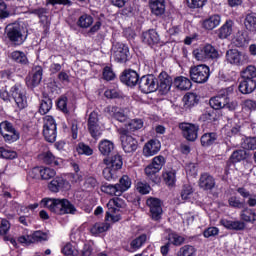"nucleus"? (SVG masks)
Listing matches in <instances>:
<instances>
[{
	"label": "nucleus",
	"mask_w": 256,
	"mask_h": 256,
	"mask_svg": "<svg viewBox=\"0 0 256 256\" xmlns=\"http://www.w3.org/2000/svg\"><path fill=\"white\" fill-rule=\"evenodd\" d=\"M40 207H45L56 215H75L77 212V208L67 199L44 198L40 202Z\"/></svg>",
	"instance_id": "nucleus-1"
},
{
	"label": "nucleus",
	"mask_w": 256,
	"mask_h": 256,
	"mask_svg": "<svg viewBox=\"0 0 256 256\" xmlns=\"http://www.w3.org/2000/svg\"><path fill=\"white\" fill-rule=\"evenodd\" d=\"M0 97L3 101H11L12 97L18 109H25L27 107V92L20 84L12 86L10 94L5 88H2L0 90Z\"/></svg>",
	"instance_id": "nucleus-2"
},
{
	"label": "nucleus",
	"mask_w": 256,
	"mask_h": 256,
	"mask_svg": "<svg viewBox=\"0 0 256 256\" xmlns=\"http://www.w3.org/2000/svg\"><path fill=\"white\" fill-rule=\"evenodd\" d=\"M106 206L108 209L106 212V221H110L111 223L121 221V214L119 211L125 209V201L121 198H113L109 200Z\"/></svg>",
	"instance_id": "nucleus-3"
},
{
	"label": "nucleus",
	"mask_w": 256,
	"mask_h": 256,
	"mask_svg": "<svg viewBox=\"0 0 256 256\" xmlns=\"http://www.w3.org/2000/svg\"><path fill=\"white\" fill-rule=\"evenodd\" d=\"M189 73L190 79L194 81V83H207V81H209L210 69L209 66L205 64L191 67Z\"/></svg>",
	"instance_id": "nucleus-4"
},
{
	"label": "nucleus",
	"mask_w": 256,
	"mask_h": 256,
	"mask_svg": "<svg viewBox=\"0 0 256 256\" xmlns=\"http://www.w3.org/2000/svg\"><path fill=\"white\" fill-rule=\"evenodd\" d=\"M193 55L197 61H208V59H219V50L213 45L206 44L203 48L193 51Z\"/></svg>",
	"instance_id": "nucleus-5"
},
{
	"label": "nucleus",
	"mask_w": 256,
	"mask_h": 256,
	"mask_svg": "<svg viewBox=\"0 0 256 256\" xmlns=\"http://www.w3.org/2000/svg\"><path fill=\"white\" fill-rule=\"evenodd\" d=\"M225 57L227 63H229L230 65H235L236 67H241L249 61V55L237 49H229L228 51H226Z\"/></svg>",
	"instance_id": "nucleus-6"
},
{
	"label": "nucleus",
	"mask_w": 256,
	"mask_h": 256,
	"mask_svg": "<svg viewBox=\"0 0 256 256\" xmlns=\"http://www.w3.org/2000/svg\"><path fill=\"white\" fill-rule=\"evenodd\" d=\"M43 135L48 143H55V139H57V124L52 116L44 117Z\"/></svg>",
	"instance_id": "nucleus-7"
},
{
	"label": "nucleus",
	"mask_w": 256,
	"mask_h": 256,
	"mask_svg": "<svg viewBox=\"0 0 256 256\" xmlns=\"http://www.w3.org/2000/svg\"><path fill=\"white\" fill-rule=\"evenodd\" d=\"M157 87V78L152 74L142 76L139 80V89L142 93H155Z\"/></svg>",
	"instance_id": "nucleus-8"
},
{
	"label": "nucleus",
	"mask_w": 256,
	"mask_h": 256,
	"mask_svg": "<svg viewBox=\"0 0 256 256\" xmlns=\"http://www.w3.org/2000/svg\"><path fill=\"white\" fill-rule=\"evenodd\" d=\"M7 37L14 45H23L25 38L21 32V26L19 24H9L6 27Z\"/></svg>",
	"instance_id": "nucleus-9"
},
{
	"label": "nucleus",
	"mask_w": 256,
	"mask_h": 256,
	"mask_svg": "<svg viewBox=\"0 0 256 256\" xmlns=\"http://www.w3.org/2000/svg\"><path fill=\"white\" fill-rule=\"evenodd\" d=\"M121 143L122 149L125 153H135L139 147V142L133 136L127 134L125 130L121 131Z\"/></svg>",
	"instance_id": "nucleus-10"
},
{
	"label": "nucleus",
	"mask_w": 256,
	"mask_h": 256,
	"mask_svg": "<svg viewBox=\"0 0 256 256\" xmlns=\"http://www.w3.org/2000/svg\"><path fill=\"white\" fill-rule=\"evenodd\" d=\"M146 205L150 209V215L153 221H159L163 215V208L161 207V200L158 198H148Z\"/></svg>",
	"instance_id": "nucleus-11"
},
{
	"label": "nucleus",
	"mask_w": 256,
	"mask_h": 256,
	"mask_svg": "<svg viewBox=\"0 0 256 256\" xmlns=\"http://www.w3.org/2000/svg\"><path fill=\"white\" fill-rule=\"evenodd\" d=\"M105 111L120 123H125V121L129 119V108H119L117 106H108L106 107Z\"/></svg>",
	"instance_id": "nucleus-12"
},
{
	"label": "nucleus",
	"mask_w": 256,
	"mask_h": 256,
	"mask_svg": "<svg viewBox=\"0 0 256 256\" xmlns=\"http://www.w3.org/2000/svg\"><path fill=\"white\" fill-rule=\"evenodd\" d=\"M180 129L187 141H196L199 135V126L192 123H181Z\"/></svg>",
	"instance_id": "nucleus-13"
},
{
	"label": "nucleus",
	"mask_w": 256,
	"mask_h": 256,
	"mask_svg": "<svg viewBox=\"0 0 256 256\" xmlns=\"http://www.w3.org/2000/svg\"><path fill=\"white\" fill-rule=\"evenodd\" d=\"M129 57V47L123 43L113 46V58L117 63H125Z\"/></svg>",
	"instance_id": "nucleus-14"
},
{
	"label": "nucleus",
	"mask_w": 256,
	"mask_h": 256,
	"mask_svg": "<svg viewBox=\"0 0 256 256\" xmlns=\"http://www.w3.org/2000/svg\"><path fill=\"white\" fill-rule=\"evenodd\" d=\"M48 189L52 193H59V191H69V189H71V184L69 181L63 179L62 177H56L48 184Z\"/></svg>",
	"instance_id": "nucleus-15"
},
{
	"label": "nucleus",
	"mask_w": 256,
	"mask_h": 256,
	"mask_svg": "<svg viewBox=\"0 0 256 256\" xmlns=\"http://www.w3.org/2000/svg\"><path fill=\"white\" fill-rule=\"evenodd\" d=\"M157 89L162 93L163 95L169 93L171 91V85H173V79H171L170 75L166 72H162L158 76L157 80Z\"/></svg>",
	"instance_id": "nucleus-16"
},
{
	"label": "nucleus",
	"mask_w": 256,
	"mask_h": 256,
	"mask_svg": "<svg viewBox=\"0 0 256 256\" xmlns=\"http://www.w3.org/2000/svg\"><path fill=\"white\" fill-rule=\"evenodd\" d=\"M161 151V142L157 139L148 141L143 147L144 157H153Z\"/></svg>",
	"instance_id": "nucleus-17"
},
{
	"label": "nucleus",
	"mask_w": 256,
	"mask_h": 256,
	"mask_svg": "<svg viewBox=\"0 0 256 256\" xmlns=\"http://www.w3.org/2000/svg\"><path fill=\"white\" fill-rule=\"evenodd\" d=\"M120 79L128 87H135L139 83V74L135 70H125Z\"/></svg>",
	"instance_id": "nucleus-18"
},
{
	"label": "nucleus",
	"mask_w": 256,
	"mask_h": 256,
	"mask_svg": "<svg viewBox=\"0 0 256 256\" xmlns=\"http://www.w3.org/2000/svg\"><path fill=\"white\" fill-rule=\"evenodd\" d=\"M41 79H43V68L38 66L31 75L26 77V85L28 87H37L41 83Z\"/></svg>",
	"instance_id": "nucleus-19"
},
{
	"label": "nucleus",
	"mask_w": 256,
	"mask_h": 256,
	"mask_svg": "<svg viewBox=\"0 0 256 256\" xmlns=\"http://www.w3.org/2000/svg\"><path fill=\"white\" fill-rule=\"evenodd\" d=\"M203 28L207 31H213L216 27L221 25V15L213 14L208 16L206 19L203 20Z\"/></svg>",
	"instance_id": "nucleus-20"
},
{
	"label": "nucleus",
	"mask_w": 256,
	"mask_h": 256,
	"mask_svg": "<svg viewBox=\"0 0 256 256\" xmlns=\"http://www.w3.org/2000/svg\"><path fill=\"white\" fill-rule=\"evenodd\" d=\"M199 187L204 191H211V189L215 188V178L211 176L209 173H203L199 179Z\"/></svg>",
	"instance_id": "nucleus-21"
},
{
	"label": "nucleus",
	"mask_w": 256,
	"mask_h": 256,
	"mask_svg": "<svg viewBox=\"0 0 256 256\" xmlns=\"http://www.w3.org/2000/svg\"><path fill=\"white\" fill-rule=\"evenodd\" d=\"M220 224L230 231H243L245 229V222L241 220L221 219Z\"/></svg>",
	"instance_id": "nucleus-22"
},
{
	"label": "nucleus",
	"mask_w": 256,
	"mask_h": 256,
	"mask_svg": "<svg viewBox=\"0 0 256 256\" xmlns=\"http://www.w3.org/2000/svg\"><path fill=\"white\" fill-rule=\"evenodd\" d=\"M227 95L225 93H220L212 97L209 101L210 107L215 110L224 109L226 103Z\"/></svg>",
	"instance_id": "nucleus-23"
},
{
	"label": "nucleus",
	"mask_w": 256,
	"mask_h": 256,
	"mask_svg": "<svg viewBox=\"0 0 256 256\" xmlns=\"http://www.w3.org/2000/svg\"><path fill=\"white\" fill-rule=\"evenodd\" d=\"M256 89L255 80L242 79L239 84V91L243 95H249V93H253Z\"/></svg>",
	"instance_id": "nucleus-24"
},
{
	"label": "nucleus",
	"mask_w": 256,
	"mask_h": 256,
	"mask_svg": "<svg viewBox=\"0 0 256 256\" xmlns=\"http://www.w3.org/2000/svg\"><path fill=\"white\" fill-rule=\"evenodd\" d=\"M150 9L157 17L165 13V0H150Z\"/></svg>",
	"instance_id": "nucleus-25"
},
{
	"label": "nucleus",
	"mask_w": 256,
	"mask_h": 256,
	"mask_svg": "<svg viewBox=\"0 0 256 256\" xmlns=\"http://www.w3.org/2000/svg\"><path fill=\"white\" fill-rule=\"evenodd\" d=\"M98 149L101 155L108 156L115 149V144L111 140L103 139L99 142Z\"/></svg>",
	"instance_id": "nucleus-26"
},
{
	"label": "nucleus",
	"mask_w": 256,
	"mask_h": 256,
	"mask_svg": "<svg viewBox=\"0 0 256 256\" xmlns=\"http://www.w3.org/2000/svg\"><path fill=\"white\" fill-rule=\"evenodd\" d=\"M142 41L146 45H157L159 43V34L155 30H149L142 35Z\"/></svg>",
	"instance_id": "nucleus-27"
},
{
	"label": "nucleus",
	"mask_w": 256,
	"mask_h": 256,
	"mask_svg": "<svg viewBox=\"0 0 256 256\" xmlns=\"http://www.w3.org/2000/svg\"><path fill=\"white\" fill-rule=\"evenodd\" d=\"M233 33V21L228 20L226 21L218 30V37L219 39H227Z\"/></svg>",
	"instance_id": "nucleus-28"
},
{
	"label": "nucleus",
	"mask_w": 256,
	"mask_h": 256,
	"mask_svg": "<svg viewBox=\"0 0 256 256\" xmlns=\"http://www.w3.org/2000/svg\"><path fill=\"white\" fill-rule=\"evenodd\" d=\"M174 86L180 91H189L192 87L191 80L185 76H178L174 79Z\"/></svg>",
	"instance_id": "nucleus-29"
},
{
	"label": "nucleus",
	"mask_w": 256,
	"mask_h": 256,
	"mask_svg": "<svg viewBox=\"0 0 256 256\" xmlns=\"http://www.w3.org/2000/svg\"><path fill=\"white\" fill-rule=\"evenodd\" d=\"M104 163L106 164V166L116 171H119V169L123 167V158H121V155L116 154L112 156L111 159H104Z\"/></svg>",
	"instance_id": "nucleus-30"
},
{
	"label": "nucleus",
	"mask_w": 256,
	"mask_h": 256,
	"mask_svg": "<svg viewBox=\"0 0 256 256\" xmlns=\"http://www.w3.org/2000/svg\"><path fill=\"white\" fill-rule=\"evenodd\" d=\"M93 21V16L89 14H82L77 20V25L80 29H89V27L93 25Z\"/></svg>",
	"instance_id": "nucleus-31"
},
{
	"label": "nucleus",
	"mask_w": 256,
	"mask_h": 256,
	"mask_svg": "<svg viewBox=\"0 0 256 256\" xmlns=\"http://www.w3.org/2000/svg\"><path fill=\"white\" fill-rule=\"evenodd\" d=\"M101 191L107 195H114L115 197H121V191L117 184H104L101 186Z\"/></svg>",
	"instance_id": "nucleus-32"
},
{
	"label": "nucleus",
	"mask_w": 256,
	"mask_h": 256,
	"mask_svg": "<svg viewBox=\"0 0 256 256\" xmlns=\"http://www.w3.org/2000/svg\"><path fill=\"white\" fill-rule=\"evenodd\" d=\"M43 161L47 163V165H55L56 167H59L63 163L61 158H56L55 155L49 151L43 154Z\"/></svg>",
	"instance_id": "nucleus-33"
},
{
	"label": "nucleus",
	"mask_w": 256,
	"mask_h": 256,
	"mask_svg": "<svg viewBox=\"0 0 256 256\" xmlns=\"http://www.w3.org/2000/svg\"><path fill=\"white\" fill-rule=\"evenodd\" d=\"M116 185L118 187V190L120 191V194L123 195L125 191L131 189V178H129V176L127 175H124L120 178L119 183Z\"/></svg>",
	"instance_id": "nucleus-34"
},
{
	"label": "nucleus",
	"mask_w": 256,
	"mask_h": 256,
	"mask_svg": "<svg viewBox=\"0 0 256 256\" xmlns=\"http://www.w3.org/2000/svg\"><path fill=\"white\" fill-rule=\"evenodd\" d=\"M168 241L170 245H175V247H180V245L185 243V238L175 232H170L168 234Z\"/></svg>",
	"instance_id": "nucleus-35"
},
{
	"label": "nucleus",
	"mask_w": 256,
	"mask_h": 256,
	"mask_svg": "<svg viewBox=\"0 0 256 256\" xmlns=\"http://www.w3.org/2000/svg\"><path fill=\"white\" fill-rule=\"evenodd\" d=\"M245 28L252 33L256 32V15L255 14H248L244 20Z\"/></svg>",
	"instance_id": "nucleus-36"
},
{
	"label": "nucleus",
	"mask_w": 256,
	"mask_h": 256,
	"mask_svg": "<svg viewBox=\"0 0 256 256\" xmlns=\"http://www.w3.org/2000/svg\"><path fill=\"white\" fill-rule=\"evenodd\" d=\"M12 61L15 63H20L21 65H27L29 60L27 59V55H25L22 51H14L10 54Z\"/></svg>",
	"instance_id": "nucleus-37"
},
{
	"label": "nucleus",
	"mask_w": 256,
	"mask_h": 256,
	"mask_svg": "<svg viewBox=\"0 0 256 256\" xmlns=\"http://www.w3.org/2000/svg\"><path fill=\"white\" fill-rule=\"evenodd\" d=\"M110 227L111 225H109V223H96L91 227L90 232L92 235H99L100 233L109 231Z\"/></svg>",
	"instance_id": "nucleus-38"
},
{
	"label": "nucleus",
	"mask_w": 256,
	"mask_h": 256,
	"mask_svg": "<svg viewBox=\"0 0 256 256\" xmlns=\"http://www.w3.org/2000/svg\"><path fill=\"white\" fill-rule=\"evenodd\" d=\"M232 43L236 47H244L245 43H247V36L245 35V32L243 31H238L235 35L234 38L232 39Z\"/></svg>",
	"instance_id": "nucleus-39"
},
{
	"label": "nucleus",
	"mask_w": 256,
	"mask_h": 256,
	"mask_svg": "<svg viewBox=\"0 0 256 256\" xmlns=\"http://www.w3.org/2000/svg\"><path fill=\"white\" fill-rule=\"evenodd\" d=\"M240 217L242 221H246V223H253V221H256V213L249 208L242 210Z\"/></svg>",
	"instance_id": "nucleus-40"
},
{
	"label": "nucleus",
	"mask_w": 256,
	"mask_h": 256,
	"mask_svg": "<svg viewBox=\"0 0 256 256\" xmlns=\"http://www.w3.org/2000/svg\"><path fill=\"white\" fill-rule=\"evenodd\" d=\"M0 159H17V152L11 148L0 147Z\"/></svg>",
	"instance_id": "nucleus-41"
},
{
	"label": "nucleus",
	"mask_w": 256,
	"mask_h": 256,
	"mask_svg": "<svg viewBox=\"0 0 256 256\" xmlns=\"http://www.w3.org/2000/svg\"><path fill=\"white\" fill-rule=\"evenodd\" d=\"M1 135L6 143H15V141H19V131H17V129L10 130V132H4Z\"/></svg>",
	"instance_id": "nucleus-42"
},
{
	"label": "nucleus",
	"mask_w": 256,
	"mask_h": 256,
	"mask_svg": "<svg viewBox=\"0 0 256 256\" xmlns=\"http://www.w3.org/2000/svg\"><path fill=\"white\" fill-rule=\"evenodd\" d=\"M217 141V134L215 133H206L201 137V144L203 147H209Z\"/></svg>",
	"instance_id": "nucleus-43"
},
{
	"label": "nucleus",
	"mask_w": 256,
	"mask_h": 256,
	"mask_svg": "<svg viewBox=\"0 0 256 256\" xmlns=\"http://www.w3.org/2000/svg\"><path fill=\"white\" fill-rule=\"evenodd\" d=\"M53 107V101L50 98H44L40 103L39 113L41 115H47Z\"/></svg>",
	"instance_id": "nucleus-44"
},
{
	"label": "nucleus",
	"mask_w": 256,
	"mask_h": 256,
	"mask_svg": "<svg viewBox=\"0 0 256 256\" xmlns=\"http://www.w3.org/2000/svg\"><path fill=\"white\" fill-rule=\"evenodd\" d=\"M88 131L93 139H99L103 135L101 124L88 125Z\"/></svg>",
	"instance_id": "nucleus-45"
},
{
	"label": "nucleus",
	"mask_w": 256,
	"mask_h": 256,
	"mask_svg": "<svg viewBox=\"0 0 256 256\" xmlns=\"http://www.w3.org/2000/svg\"><path fill=\"white\" fill-rule=\"evenodd\" d=\"M245 159H247V151L245 150H236L230 157L232 163H240V161H245Z\"/></svg>",
	"instance_id": "nucleus-46"
},
{
	"label": "nucleus",
	"mask_w": 256,
	"mask_h": 256,
	"mask_svg": "<svg viewBox=\"0 0 256 256\" xmlns=\"http://www.w3.org/2000/svg\"><path fill=\"white\" fill-rule=\"evenodd\" d=\"M197 255V249L191 245H184L180 248L177 253V256H195Z\"/></svg>",
	"instance_id": "nucleus-47"
},
{
	"label": "nucleus",
	"mask_w": 256,
	"mask_h": 256,
	"mask_svg": "<svg viewBox=\"0 0 256 256\" xmlns=\"http://www.w3.org/2000/svg\"><path fill=\"white\" fill-rule=\"evenodd\" d=\"M242 79H248L250 81H255L256 77V67L253 65H250L246 67L244 71H242Z\"/></svg>",
	"instance_id": "nucleus-48"
},
{
	"label": "nucleus",
	"mask_w": 256,
	"mask_h": 256,
	"mask_svg": "<svg viewBox=\"0 0 256 256\" xmlns=\"http://www.w3.org/2000/svg\"><path fill=\"white\" fill-rule=\"evenodd\" d=\"M163 177H164V181L168 185V187L175 186V182L177 181L175 170H170L168 172H165Z\"/></svg>",
	"instance_id": "nucleus-49"
},
{
	"label": "nucleus",
	"mask_w": 256,
	"mask_h": 256,
	"mask_svg": "<svg viewBox=\"0 0 256 256\" xmlns=\"http://www.w3.org/2000/svg\"><path fill=\"white\" fill-rule=\"evenodd\" d=\"M76 151L79 155H86L87 157L93 155V150L89 145L81 142L77 145Z\"/></svg>",
	"instance_id": "nucleus-50"
},
{
	"label": "nucleus",
	"mask_w": 256,
	"mask_h": 256,
	"mask_svg": "<svg viewBox=\"0 0 256 256\" xmlns=\"http://www.w3.org/2000/svg\"><path fill=\"white\" fill-rule=\"evenodd\" d=\"M56 175L57 172L52 168H40V177L45 181L53 179Z\"/></svg>",
	"instance_id": "nucleus-51"
},
{
	"label": "nucleus",
	"mask_w": 256,
	"mask_h": 256,
	"mask_svg": "<svg viewBox=\"0 0 256 256\" xmlns=\"http://www.w3.org/2000/svg\"><path fill=\"white\" fill-rule=\"evenodd\" d=\"M147 241V235L142 234L139 237L135 238L131 242V247L137 251V249H141L143 247V244Z\"/></svg>",
	"instance_id": "nucleus-52"
},
{
	"label": "nucleus",
	"mask_w": 256,
	"mask_h": 256,
	"mask_svg": "<svg viewBox=\"0 0 256 256\" xmlns=\"http://www.w3.org/2000/svg\"><path fill=\"white\" fill-rule=\"evenodd\" d=\"M127 128L129 131H139V129H143V120L142 119H132Z\"/></svg>",
	"instance_id": "nucleus-53"
},
{
	"label": "nucleus",
	"mask_w": 256,
	"mask_h": 256,
	"mask_svg": "<svg viewBox=\"0 0 256 256\" xmlns=\"http://www.w3.org/2000/svg\"><path fill=\"white\" fill-rule=\"evenodd\" d=\"M62 253L67 256H77L79 255V250L73 246L71 243H67L63 248H62Z\"/></svg>",
	"instance_id": "nucleus-54"
},
{
	"label": "nucleus",
	"mask_w": 256,
	"mask_h": 256,
	"mask_svg": "<svg viewBox=\"0 0 256 256\" xmlns=\"http://www.w3.org/2000/svg\"><path fill=\"white\" fill-rule=\"evenodd\" d=\"M242 147L248 151L256 149V137L246 138L242 142Z\"/></svg>",
	"instance_id": "nucleus-55"
},
{
	"label": "nucleus",
	"mask_w": 256,
	"mask_h": 256,
	"mask_svg": "<svg viewBox=\"0 0 256 256\" xmlns=\"http://www.w3.org/2000/svg\"><path fill=\"white\" fill-rule=\"evenodd\" d=\"M191 195H193V187L190 185H184L181 191V198L183 201H187V199H191Z\"/></svg>",
	"instance_id": "nucleus-56"
},
{
	"label": "nucleus",
	"mask_w": 256,
	"mask_h": 256,
	"mask_svg": "<svg viewBox=\"0 0 256 256\" xmlns=\"http://www.w3.org/2000/svg\"><path fill=\"white\" fill-rule=\"evenodd\" d=\"M155 168H157L159 171H161V169H163V165H165V157H163L162 155L159 156H155L152 159V163H151Z\"/></svg>",
	"instance_id": "nucleus-57"
},
{
	"label": "nucleus",
	"mask_w": 256,
	"mask_h": 256,
	"mask_svg": "<svg viewBox=\"0 0 256 256\" xmlns=\"http://www.w3.org/2000/svg\"><path fill=\"white\" fill-rule=\"evenodd\" d=\"M203 235L205 239H210V237H217V235H219V228L214 226L208 227L204 230Z\"/></svg>",
	"instance_id": "nucleus-58"
},
{
	"label": "nucleus",
	"mask_w": 256,
	"mask_h": 256,
	"mask_svg": "<svg viewBox=\"0 0 256 256\" xmlns=\"http://www.w3.org/2000/svg\"><path fill=\"white\" fill-rule=\"evenodd\" d=\"M102 75L105 81H113V79H115V72H113V68L109 66L104 67Z\"/></svg>",
	"instance_id": "nucleus-59"
},
{
	"label": "nucleus",
	"mask_w": 256,
	"mask_h": 256,
	"mask_svg": "<svg viewBox=\"0 0 256 256\" xmlns=\"http://www.w3.org/2000/svg\"><path fill=\"white\" fill-rule=\"evenodd\" d=\"M136 189L141 195H147L151 191V186L145 182H138L136 184Z\"/></svg>",
	"instance_id": "nucleus-60"
},
{
	"label": "nucleus",
	"mask_w": 256,
	"mask_h": 256,
	"mask_svg": "<svg viewBox=\"0 0 256 256\" xmlns=\"http://www.w3.org/2000/svg\"><path fill=\"white\" fill-rule=\"evenodd\" d=\"M15 130V126L9 121H3L0 123V134L9 133L10 131Z\"/></svg>",
	"instance_id": "nucleus-61"
},
{
	"label": "nucleus",
	"mask_w": 256,
	"mask_h": 256,
	"mask_svg": "<svg viewBox=\"0 0 256 256\" xmlns=\"http://www.w3.org/2000/svg\"><path fill=\"white\" fill-rule=\"evenodd\" d=\"M183 101L186 105H188V107H191L192 105H195V103H197V94L189 93L183 97Z\"/></svg>",
	"instance_id": "nucleus-62"
},
{
	"label": "nucleus",
	"mask_w": 256,
	"mask_h": 256,
	"mask_svg": "<svg viewBox=\"0 0 256 256\" xmlns=\"http://www.w3.org/2000/svg\"><path fill=\"white\" fill-rule=\"evenodd\" d=\"M57 107L63 113H69V109L67 108V96H62L59 98Z\"/></svg>",
	"instance_id": "nucleus-63"
},
{
	"label": "nucleus",
	"mask_w": 256,
	"mask_h": 256,
	"mask_svg": "<svg viewBox=\"0 0 256 256\" xmlns=\"http://www.w3.org/2000/svg\"><path fill=\"white\" fill-rule=\"evenodd\" d=\"M228 203L230 207H234L235 209H241L243 207V202L236 196L230 197Z\"/></svg>",
	"instance_id": "nucleus-64"
}]
</instances>
